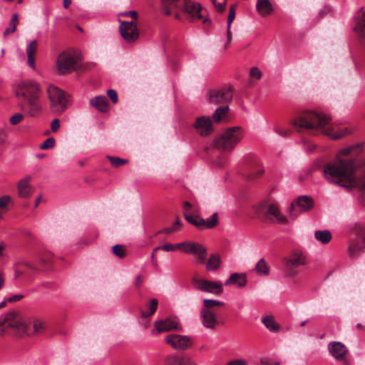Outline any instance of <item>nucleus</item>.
<instances>
[{
  "label": "nucleus",
  "mask_w": 365,
  "mask_h": 365,
  "mask_svg": "<svg viewBox=\"0 0 365 365\" xmlns=\"http://www.w3.org/2000/svg\"><path fill=\"white\" fill-rule=\"evenodd\" d=\"M364 144L358 143L338 150L335 157L321 166L324 178L329 183L348 190H362L358 196L359 203L365 206V158L359 160Z\"/></svg>",
  "instance_id": "nucleus-1"
},
{
  "label": "nucleus",
  "mask_w": 365,
  "mask_h": 365,
  "mask_svg": "<svg viewBox=\"0 0 365 365\" xmlns=\"http://www.w3.org/2000/svg\"><path fill=\"white\" fill-rule=\"evenodd\" d=\"M291 124L298 133L312 135H324L333 140L341 139L351 133L347 127L334 125L329 117L314 111L299 113Z\"/></svg>",
  "instance_id": "nucleus-2"
},
{
  "label": "nucleus",
  "mask_w": 365,
  "mask_h": 365,
  "mask_svg": "<svg viewBox=\"0 0 365 365\" xmlns=\"http://www.w3.org/2000/svg\"><path fill=\"white\" fill-rule=\"evenodd\" d=\"M30 324L32 329L29 327L27 322L18 312L11 311L0 317V335L23 337L32 334H41L46 327L45 322L37 318L33 319Z\"/></svg>",
  "instance_id": "nucleus-3"
},
{
  "label": "nucleus",
  "mask_w": 365,
  "mask_h": 365,
  "mask_svg": "<svg viewBox=\"0 0 365 365\" xmlns=\"http://www.w3.org/2000/svg\"><path fill=\"white\" fill-rule=\"evenodd\" d=\"M14 93L21 109L25 110L31 117L40 113L41 89L38 83L31 80L23 81L16 86Z\"/></svg>",
  "instance_id": "nucleus-4"
},
{
  "label": "nucleus",
  "mask_w": 365,
  "mask_h": 365,
  "mask_svg": "<svg viewBox=\"0 0 365 365\" xmlns=\"http://www.w3.org/2000/svg\"><path fill=\"white\" fill-rule=\"evenodd\" d=\"M161 8L165 15H173L178 20H181L183 15L191 22L199 20H202L203 23L207 21V19H203L200 4L192 0H161Z\"/></svg>",
  "instance_id": "nucleus-5"
},
{
  "label": "nucleus",
  "mask_w": 365,
  "mask_h": 365,
  "mask_svg": "<svg viewBox=\"0 0 365 365\" xmlns=\"http://www.w3.org/2000/svg\"><path fill=\"white\" fill-rule=\"evenodd\" d=\"M255 217L264 223H279L285 225L288 222L287 218L282 215L279 207L274 203L268 202H260L253 207Z\"/></svg>",
  "instance_id": "nucleus-6"
},
{
  "label": "nucleus",
  "mask_w": 365,
  "mask_h": 365,
  "mask_svg": "<svg viewBox=\"0 0 365 365\" xmlns=\"http://www.w3.org/2000/svg\"><path fill=\"white\" fill-rule=\"evenodd\" d=\"M243 129L240 126L227 128L214 142L215 147L224 151H231L242 140Z\"/></svg>",
  "instance_id": "nucleus-7"
},
{
  "label": "nucleus",
  "mask_w": 365,
  "mask_h": 365,
  "mask_svg": "<svg viewBox=\"0 0 365 365\" xmlns=\"http://www.w3.org/2000/svg\"><path fill=\"white\" fill-rule=\"evenodd\" d=\"M225 303L215 299H205L202 302L200 314L202 324L207 329H215L218 324L217 316L220 314V307Z\"/></svg>",
  "instance_id": "nucleus-8"
},
{
  "label": "nucleus",
  "mask_w": 365,
  "mask_h": 365,
  "mask_svg": "<svg viewBox=\"0 0 365 365\" xmlns=\"http://www.w3.org/2000/svg\"><path fill=\"white\" fill-rule=\"evenodd\" d=\"M365 249V226L355 223L351 228L348 253L350 257L356 258Z\"/></svg>",
  "instance_id": "nucleus-9"
},
{
  "label": "nucleus",
  "mask_w": 365,
  "mask_h": 365,
  "mask_svg": "<svg viewBox=\"0 0 365 365\" xmlns=\"http://www.w3.org/2000/svg\"><path fill=\"white\" fill-rule=\"evenodd\" d=\"M46 91L51 110L56 114L65 111L70 102L69 96L53 85L48 86Z\"/></svg>",
  "instance_id": "nucleus-10"
},
{
  "label": "nucleus",
  "mask_w": 365,
  "mask_h": 365,
  "mask_svg": "<svg viewBox=\"0 0 365 365\" xmlns=\"http://www.w3.org/2000/svg\"><path fill=\"white\" fill-rule=\"evenodd\" d=\"M285 274L294 277L298 274V268L306 265V257L299 251H292L287 257L283 258Z\"/></svg>",
  "instance_id": "nucleus-11"
},
{
  "label": "nucleus",
  "mask_w": 365,
  "mask_h": 365,
  "mask_svg": "<svg viewBox=\"0 0 365 365\" xmlns=\"http://www.w3.org/2000/svg\"><path fill=\"white\" fill-rule=\"evenodd\" d=\"M56 66L58 71L61 74L71 73L79 68L77 58L69 51H63L58 55Z\"/></svg>",
  "instance_id": "nucleus-12"
},
{
  "label": "nucleus",
  "mask_w": 365,
  "mask_h": 365,
  "mask_svg": "<svg viewBox=\"0 0 365 365\" xmlns=\"http://www.w3.org/2000/svg\"><path fill=\"white\" fill-rule=\"evenodd\" d=\"M192 282L196 289L202 292L219 295L223 292L222 284L220 281L194 277Z\"/></svg>",
  "instance_id": "nucleus-13"
},
{
  "label": "nucleus",
  "mask_w": 365,
  "mask_h": 365,
  "mask_svg": "<svg viewBox=\"0 0 365 365\" xmlns=\"http://www.w3.org/2000/svg\"><path fill=\"white\" fill-rule=\"evenodd\" d=\"M119 31L121 36L127 43L135 42L140 36L138 29L133 21H120Z\"/></svg>",
  "instance_id": "nucleus-14"
},
{
  "label": "nucleus",
  "mask_w": 365,
  "mask_h": 365,
  "mask_svg": "<svg viewBox=\"0 0 365 365\" xmlns=\"http://www.w3.org/2000/svg\"><path fill=\"white\" fill-rule=\"evenodd\" d=\"M165 341L177 351L187 350L193 344L192 338L180 334H169L165 338Z\"/></svg>",
  "instance_id": "nucleus-15"
},
{
  "label": "nucleus",
  "mask_w": 365,
  "mask_h": 365,
  "mask_svg": "<svg viewBox=\"0 0 365 365\" xmlns=\"http://www.w3.org/2000/svg\"><path fill=\"white\" fill-rule=\"evenodd\" d=\"M233 92L231 86H224L213 90L210 93L209 101L213 104H223L229 103L232 98Z\"/></svg>",
  "instance_id": "nucleus-16"
},
{
  "label": "nucleus",
  "mask_w": 365,
  "mask_h": 365,
  "mask_svg": "<svg viewBox=\"0 0 365 365\" xmlns=\"http://www.w3.org/2000/svg\"><path fill=\"white\" fill-rule=\"evenodd\" d=\"M155 329L153 333L168 332L171 331H180L181 325L177 318L168 317L165 319L156 321L154 323Z\"/></svg>",
  "instance_id": "nucleus-17"
},
{
  "label": "nucleus",
  "mask_w": 365,
  "mask_h": 365,
  "mask_svg": "<svg viewBox=\"0 0 365 365\" xmlns=\"http://www.w3.org/2000/svg\"><path fill=\"white\" fill-rule=\"evenodd\" d=\"M193 127L201 136H207L213 131L212 120L210 117L201 116L197 118Z\"/></svg>",
  "instance_id": "nucleus-18"
},
{
  "label": "nucleus",
  "mask_w": 365,
  "mask_h": 365,
  "mask_svg": "<svg viewBox=\"0 0 365 365\" xmlns=\"http://www.w3.org/2000/svg\"><path fill=\"white\" fill-rule=\"evenodd\" d=\"M15 274L16 278L28 277L32 272H38L39 270L36 264L21 260L15 264Z\"/></svg>",
  "instance_id": "nucleus-19"
},
{
  "label": "nucleus",
  "mask_w": 365,
  "mask_h": 365,
  "mask_svg": "<svg viewBox=\"0 0 365 365\" xmlns=\"http://www.w3.org/2000/svg\"><path fill=\"white\" fill-rule=\"evenodd\" d=\"M264 172L260 162L257 158L250 160L248 168L247 178L250 180H254L259 178Z\"/></svg>",
  "instance_id": "nucleus-20"
},
{
  "label": "nucleus",
  "mask_w": 365,
  "mask_h": 365,
  "mask_svg": "<svg viewBox=\"0 0 365 365\" xmlns=\"http://www.w3.org/2000/svg\"><path fill=\"white\" fill-rule=\"evenodd\" d=\"M329 353L337 360H343L348 353V349L344 344L339 341H333L329 344Z\"/></svg>",
  "instance_id": "nucleus-21"
},
{
  "label": "nucleus",
  "mask_w": 365,
  "mask_h": 365,
  "mask_svg": "<svg viewBox=\"0 0 365 365\" xmlns=\"http://www.w3.org/2000/svg\"><path fill=\"white\" fill-rule=\"evenodd\" d=\"M31 177L21 179L17 184L18 195L20 197L28 198L32 194L34 188L30 184Z\"/></svg>",
  "instance_id": "nucleus-22"
},
{
  "label": "nucleus",
  "mask_w": 365,
  "mask_h": 365,
  "mask_svg": "<svg viewBox=\"0 0 365 365\" xmlns=\"http://www.w3.org/2000/svg\"><path fill=\"white\" fill-rule=\"evenodd\" d=\"M356 25L354 30L358 37L363 40L365 38V11L361 9L355 16Z\"/></svg>",
  "instance_id": "nucleus-23"
},
{
  "label": "nucleus",
  "mask_w": 365,
  "mask_h": 365,
  "mask_svg": "<svg viewBox=\"0 0 365 365\" xmlns=\"http://www.w3.org/2000/svg\"><path fill=\"white\" fill-rule=\"evenodd\" d=\"M247 283V274L245 273L234 272L230 274V277L225 282V286L235 284L239 288H243Z\"/></svg>",
  "instance_id": "nucleus-24"
},
{
  "label": "nucleus",
  "mask_w": 365,
  "mask_h": 365,
  "mask_svg": "<svg viewBox=\"0 0 365 365\" xmlns=\"http://www.w3.org/2000/svg\"><path fill=\"white\" fill-rule=\"evenodd\" d=\"M301 210L302 212H306L310 210L314 207V201L313 199L308 196H300L299 197L295 202ZM294 207V203H292L290 206V209H293Z\"/></svg>",
  "instance_id": "nucleus-25"
},
{
  "label": "nucleus",
  "mask_w": 365,
  "mask_h": 365,
  "mask_svg": "<svg viewBox=\"0 0 365 365\" xmlns=\"http://www.w3.org/2000/svg\"><path fill=\"white\" fill-rule=\"evenodd\" d=\"M202 245L193 242H185L176 244L178 249L182 250L187 254L195 255Z\"/></svg>",
  "instance_id": "nucleus-26"
},
{
  "label": "nucleus",
  "mask_w": 365,
  "mask_h": 365,
  "mask_svg": "<svg viewBox=\"0 0 365 365\" xmlns=\"http://www.w3.org/2000/svg\"><path fill=\"white\" fill-rule=\"evenodd\" d=\"M90 103L101 112H106L108 110V102L106 96H99L91 98Z\"/></svg>",
  "instance_id": "nucleus-27"
},
{
  "label": "nucleus",
  "mask_w": 365,
  "mask_h": 365,
  "mask_svg": "<svg viewBox=\"0 0 365 365\" xmlns=\"http://www.w3.org/2000/svg\"><path fill=\"white\" fill-rule=\"evenodd\" d=\"M256 9L262 16L269 15L273 11L272 6L269 0H257Z\"/></svg>",
  "instance_id": "nucleus-28"
},
{
  "label": "nucleus",
  "mask_w": 365,
  "mask_h": 365,
  "mask_svg": "<svg viewBox=\"0 0 365 365\" xmlns=\"http://www.w3.org/2000/svg\"><path fill=\"white\" fill-rule=\"evenodd\" d=\"M37 50V41L36 40L32 41L26 48V53L28 56V64L29 66L34 68H35V53Z\"/></svg>",
  "instance_id": "nucleus-29"
},
{
  "label": "nucleus",
  "mask_w": 365,
  "mask_h": 365,
  "mask_svg": "<svg viewBox=\"0 0 365 365\" xmlns=\"http://www.w3.org/2000/svg\"><path fill=\"white\" fill-rule=\"evenodd\" d=\"M220 265H221L220 257L218 255H215V254L211 255L207 262L206 270L207 271L217 270L220 268Z\"/></svg>",
  "instance_id": "nucleus-30"
},
{
  "label": "nucleus",
  "mask_w": 365,
  "mask_h": 365,
  "mask_svg": "<svg viewBox=\"0 0 365 365\" xmlns=\"http://www.w3.org/2000/svg\"><path fill=\"white\" fill-rule=\"evenodd\" d=\"M185 220L198 229L203 230L205 225V220L198 215L191 214L185 215Z\"/></svg>",
  "instance_id": "nucleus-31"
},
{
  "label": "nucleus",
  "mask_w": 365,
  "mask_h": 365,
  "mask_svg": "<svg viewBox=\"0 0 365 365\" xmlns=\"http://www.w3.org/2000/svg\"><path fill=\"white\" fill-rule=\"evenodd\" d=\"M158 305V301L156 299H151L146 304L148 311H141V317L144 319L148 318L155 312Z\"/></svg>",
  "instance_id": "nucleus-32"
},
{
  "label": "nucleus",
  "mask_w": 365,
  "mask_h": 365,
  "mask_svg": "<svg viewBox=\"0 0 365 365\" xmlns=\"http://www.w3.org/2000/svg\"><path fill=\"white\" fill-rule=\"evenodd\" d=\"M314 237L317 241L322 244H327L331 241L332 235L327 230H317L314 232Z\"/></svg>",
  "instance_id": "nucleus-33"
},
{
  "label": "nucleus",
  "mask_w": 365,
  "mask_h": 365,
  "mask_svg": "<svg viewBox=\"0 0 365 365\" xmlns=\"http://www.w3.org/2000/svg\"><path fill=\"white\" fill-rule=\"evenodd\" d=\"M229 110L228 106H220L217 108L214 112L212 119L215 123H220L224 117H225L226 114Z\"/></svg>",
  "instance_id": "nucleus-34"
},
{
  "label": "nucleus",
  "mask_w": 365,
  "mask_h": 365,
  "mask_svg": "<svg viewBox=\"0 0 365 365\" xmlns=\"http://www.w3.org/2000/svg\"><path fill=\"white\" fill-rule=\"evenodd\" d=\"M262 322L264 325L272 332H277L279 330V326L275 322L272 316L264 317Z\"/></svg>",
  "instance_id": "nucleus-35"
},
{
  "label": "nucleus",
  "mask_w": 365,
  "mask_h": 365,
  "mask_svg": "<svg viewBox=\"0 0 365 365\" xmlns=\"http://www.w3.org/2000/svg\"><path fill=\"white\" fill-rule=\"evenodd\" d=\"M255 270L258 274L268 275L269 267L264 258L260 259L255 265Z\"/></svg>",
  "instance_id": "nucleus-36"
},
{
  "label": "nucleus",
  "mask_w": 365,
  "mask_h": 365,
  "mask_svg": "<svg viewBox=\"0 0 365 365\" xmlns=\"http://www.w3.org/2000/svg\"><path fill=\"white\" fill-rule=\"evenodd\" d=\"M18 24H19V16L17 14H14L12 16V18L9 23V27L6 28L4 32V36H7L9 34L14 33L16 29V26H17Z\"/></svg>",
  "instance_id": "nucleus-37"
},
{
  "label": "nucleus",
  "mask_w": 365,
  "mask_h": 365,
  "mask_svg": "<svg viewBox=\"0 0 365 365\" xmlns=\"http://www.w3.org/2000/svg\"><path fill=\"white\" fill-rule=\"evenodd\" d=\"M14 202L10 195H3L0 197V209L4 212H6L9 210V206L13 205Z\"/></svg>",
  "instance_id": "nucleus-38"
},
{
  "label": "nucleus",
  "mask_w": 365,
  "mask_h": 365,
  "mask_svg": "<svg viewBox=\"0 0 365 365\" xmlns=\"http://www.w3.org/2000/svg\"><path fill=\"white\" fill-rule=\"evenodd\" d=\"M106 158L110 162L112 166H113L114 168L123 166L128 163V160L126 159H123L118 157H114L111 155H107Z\"/></svg>",
  "instance_id": "nucleus-39"
},
{
  "label": "nucleus",
  "mask_w": 365,
  "mask_h": 365,
  "mask_svg": "<svg viewBox=\"0 0 365 365\" xmlns=\"http://www.w3.org/2000/svg\"><path fill=\"white\" fill-rule=\"evenodd\" d=\"M219 224L218 215L217 212L212 214L207 220H205L204 229H211L215 227Z\"/></svg>",
  "instance_id": "nucleus-40"
},
{
  "label": "nucleus",
  "mask_w": 365,
  "mask_h": 365,
  "mask_svg": "<svg viewBox=\"0 0 365 365\" xmlns=\"http://www.w3.org/2000/svg\"><path fill=\"white\" fill-rule=\"evenodd\" d=\"M174 365H197L195 361L190 357L182 356L177 357L174 360Z\"/></svg>",
  "instance_id": "nucleus-41"
},
{
  "label": "nucleus",
  "mask_w": 365,
  "mask_h": 365,
  "mask_svg": "<svg viewBox=\"0 0 365 365\" xmlns=\"http://www.w3.org/2000/svg\"><path fill=\"white\" fill-rule=\"evenodd\" d=\"M113 252L119 258H123L125 256V249L123 245H116L112 247Z\"/></svg>",
  "instance_id": "nucleus-42"
},
{
  "label": "nucleus",
  "mask_w": 365,
  "mask_h": 365,
  "mask_svg": "<svg viewBox=\"0 0 365 365\" xmlns=\"http://www.w3.org/2000/svg\"><path fill=\"white\" fill-rule=\"evenodd\" d=\"M206 254L207 250L205 247L202 246L201 248H200V250H198L197 252L195 254L197 255V262L199 264H203L206 259Z\"/></svg>",
  "instance_id": "nucleus-43"
},
{
  "label": "nucleus",
  "mask_w": 365,
  "mask_h": 365,
  "mask_svg": "<svg viewBox=\"0 0 365 365\" xmlns=\"http://www.w3.org/2000/svg\"><path fill=\"white\" fill-rule=\"evenodd\" d=\"M52 257L51 253L46 252L39 258L40 263L44 267H48L49 266L48 264L51 262Z\"/></svg>",
  "instance_id": "nucleus-44"
},
{
  "label": "nucleus",
  "mask_w": 365,
  "mask_h": 365,
  "mask_svg": "<svg viewBox=\"0 0 365 365\" xmlns=\"http://www.w3.org/2000/svg\"><path fill=\"white\" fill-rule=\"evenodd\" d=\"M55 145V139L53 138H47L41 145L40 148L42 150H48Z\"/></svg>",
  "instance_id": "nucleus-45"
},
{
  "label": "nucleus",
  "mask_w": 365,
  "mask_h": 365,
  "mask_svg": "<svg viewBox=\"0 0 365 365\" xmlns=\"http://www.w3.org/2000/svg\"><path fill=\"white\" fill-rule=\"evenodd\" d=\"M236 7H237L236 4H232L230 8L229 15H228V18H227V27H231V24L233 21V20L235 19Z\"/></svg>",
  "instance_id": "nucleus-46"
},
{
  "label": "nucleus",
  "mask_w": 365,
  "mask_h": 365,
  "mask_svg": "<svg viewBox=\"0 0 365 365\" xmlns=\"http://www.w3.org/2000/svg\"><path fill=\"white\" fill-rule=\"evenodd\" d=\"M175 249H178L176 247V245H173L171 244H165L163 246H159V247H156L155 248H154V252H157L160 250H163L166 252H170V251L175 250Z\"/></svg>",
  "instance_id": "nucleus-47"
},
{
  "label": "nucleus",
  "mask_w": 365,
  "mask_h": 365,
  "mask_svg": "<svg viewBox=\"0 0 365 365\" xmlns=\"http://www.w3.org/2000/svg\"><path fill=\"white\" fill-rule=\"evenodd\" d=\"M24 119V115L21 113H16L10 118V123L11 125H16L19 124Z\"/></svg>",
  "instance_id": "nucleus-48"
},
{
  "label": "nucleus",
  "mask_w": 365,
  "mask_h": 365,
  "mask_svg": "<svg viewBox=\"0 0 365 365\" xmlns=\"http://www.w3.org/2000/svg\"><path fill=\"white\" fill-rule=\"evenodd\" d=\"M274 131L278 135H281L282 137L288 136L292 133V131L290 130H289V129H283L282 128L279 127V126L275 127Z\"/></svg>",
  "instance_id": "nucleus-49"
},
{
  "label": "nucleus",
  "mask_w": 365,
  "mask_h": 365,
  "mask_svg": "<svg viewBox=\"0 0 365 365\" xmlns=\"http://www.w3.org/2000/svg\"><path fill=\"white\" fill-rule=\"evenodd\" d=\"M210 1L212 3V4L215 6L216 10L218 12L222 13L225 11V6H226V2L225 1H224L223 3L218 4L217 2V0H210Z\"/></svg>",
  "instance_id": "nucleus-50"
},
{
  "label": "nucleus",
  "mask_w": 365,
  "mask_h": 365,
  "mask_svg": "<svg viewBox=\"0 0 365 365\" xmlns=\"http://www.w3.org/2000/svg\"><path fill=\"white\" fill-rule=\"evenodd\" d=\"M250 75L251 77L259 79L262 77V72L257 67H253L250 69Z\"/></svg>",
  "instance_id": "nucleus-51"
},
{
  "label": "nucleus",
  "mask_w": 365,
  "mask_h": 365,
  "mask_svg": "<svg viewBox=\"0 0 365 365\" xmlns=\"http://www.w3.org/2000/svg\"><path fill=\"white\" fill-rule=\"evenodd\" d=\"M107 94L113 103L118 102V95L115 91L110 89L108 91Z\"/></svg>",
  "instance_id": "nucleus-52"
},
{
  "label": "nucleus",
  "mask_w": 365,
  "mask_h": 365,
  "mask_svg": "<svg viewBox=\"0 0 365 365\" xmlns=\"http://www.w3.org/2000/svg\"><path fill=\"white\" fill-rule=\"evenodd\" d=\"M121 16H125V17H130L133 19L132 21H134V20L137 19L138 14L137 11H126V12L122 13Z\"/></svg>",
  "instance_id": "nucleus-53"
},
{
  "label": "nucleus",
  "mask_w": 365,
  "mask_h": 365,
  "mask_svg": "<svg viewBox=\"0 0 365 365\" xmlns=\"http://www.w3.org/2000/svg\"><path fill=\"white\" fill-rule=\"evenodd\" d=\"M8 138V133L4 129H0V145L4 144Z\"/></svg>",
  "instance_id": "nucleus-54"
},
{
  "label": "nucleus",
  "mask_w": 365,
  "mask_h": 365,
  "mask_svg": "<svg viewBox=\"0 0 365 365\" xmlns=\"http://www.w3.org/2000/svg\"><path fill=\"white\" fill-rule=\"evenodd\" d=\"M192 208V205L187 201L183 202L182 209H183V215L185 217L186 214H190L191 209Z\"/></svg>",
  "instance_id": "nucleus-55"
},
{
  "label": "nucleus",
  "mask_w": 365,
  "mask_h": 365,
  "mask_svg": "<svg viewBox=\"0 0 365 365\" xmlns=\"http://www.w3.org/2000/svg\"><path fill=\"white\" fill-rule=\"evenodd\" d=\"M260 363L262 365H279L280 363L278 361L273 362L271 359L268 358H262L260 360Z\"/></svg>",
  "instance_id": "nucleus-56"
},
{
  "label": "nucleus",
  "mask_w": 365,
  "mask_h": 365,
  "mask_svg": "<svg viewBox=\"0 0 365 365\" xmlns=\"http://www.w3.org/2000/svg\"><path fill=\"white\" fill-rule=\"evenodd\" d=\"M51 128L53 132H56L60 128V120L58 118L54 119L51 122Z\"/></svg>",
  "instance_id": "nucleus-57"
},
{
  "label": "nucleus",
  "mask_w": 365,
  "mask_h": 365,
  "mask_svg": "<svg viewBox=\"0 0 365 365\" xmlns=\"http://www.w3.org/2000/svg\"><path fill=\"white\" fill-rule=\"evenodd\" d=\"M227 365H248L245 359H235L230 361Z\"/></svg>",
  "instance_id": "nucleus-58"
},
{
  "label": "nucleus",
  "mask_w": 365,
  "mask_h": 365,
  "mask_svg": "<svg viewBox=\"0 0 365 365\" xmlns=\"http://www.w3.org/2000/svg\"><path fill=\"white\" fill-rule=\"evenodd\" d=\"M230 28L231 27H227V42H226V44H225V48H227L232 41V32L230 31Z\"/></svg>",
  "instance_id": "nucleus-59"
},
{
  "label": "nucleus",
  "mask_w": 365,
  "mask_h": 365,
  "mask_svg": "<svg viewBox=\"0 0 365 365\" xmlns=\"http://www.w3.org/2000/svg\"><path fill=\"white\" fill-rule=\"evenodd\" d=\"M24 298V295L22 294H15L8 299V302H16L19 301L20 299Z\"/></svg>",
  "instance_id": "nucleus-60"
},
{
  "label": "nucleus",
  "mask_w": 365,
  "mask_h": 365,
  "mask_svg": "<svg viewBox=\"0 0 365 365\" xmlns=\"http://www.w3.org/2000/svg\"><path fill=\"white\" fill-rule=\"evenodd\" d=\"M177 230V227L175 226H173L172 227H169V228H165L163 230H160L158 233H163V232H165V233H167V234H170L174 231Z\"/></svg>",
  "instance_id": "nucleus-61"
},
{
  "label": "nucleus",
  "mask_w": 365,
  "mask_h": 365,
  "mask_svg": "<svg viewBox=\"0 0 365 365\" xmlns=\"http://www.w3.org/2000/svg\"><path fill=\"white\" fill-rule=\"evenodd\" d=\"M315 148H316V145L312 144V143H307V150L309 153L313 152L315 150Z\"/></svg>",
  "instance_id": "nucleus-62"
},
{
  "label": "nucleus",
  "mask_w": 365,
  "mask_h": 365,
  "mask_svg": "<svg viewBox=\"0 0 365 365\" xmlns=\"http://www.w3.org/2000/svg\"><path fill=\"white\" fill-rule=\"evenodd\" d=\"M155 252H154V250H153V253L151 255L152 264L154 267H156L158 265V262H157V259H155L156 258Z\"/></svg>",
  "instance_id": "nucleus-63"
},
{
  "label": "nucleus",
  "mask_w": 365,
  "mask_h": 365,
  "mask_svg": "<svg viewBox=\"0 0 365 365\" xmlns=\"http://www.w3.org/2000/svg\"><path fill=\"white\" fill-rule=\"evenodd\" d=\"M5 247L6 245L4 242H0V259L4 256V251Z\"/></svg>",
  "instance_id": "nucleus-64"
}]
</instances>
